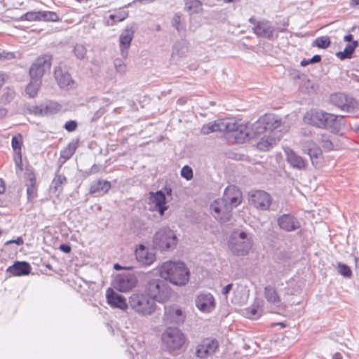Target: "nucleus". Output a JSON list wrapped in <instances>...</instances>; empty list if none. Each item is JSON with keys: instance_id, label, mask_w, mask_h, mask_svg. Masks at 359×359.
<instances>
[{"instance_id": "obj_53", "label": "nucleus", "mask_w": 359, "mask_h": 359, "mask_svg": "<svg viewBox=\"0 0 359 359\" xmlns=\"http://www.w3.org/2000/svg\"><path fill=\"white\" fill-rule=\"evenodd\" d=\"M321 60V56L320 55H315L311 59H303L301 61V65L302 67H306L309 64H314L320 62Z\"/></svg>"}, {"instance_id": "obj_35", "label": "nucleus", "mask_w": 359, "mask_h": 359, "mask_svg": "<svg viewBox=\"0 0 359 359\" xmlns=\"http://www.w3.org/2000/svg\"><path fill=\"white\" fill-rule=\"evenodd\" d=\"M262 118L267 131H272L280 126V119L273 114H265Z\"/></svg>"}, {"instance_id": "obj_60", "label": "nucleus", "mask_w": 359, "mask_h": 359, "mask_svg": "<svg viewBox=\"0 0 359 359\" xmlns=\"http://www.w3.org/2000/svg\"><path fill=\"white\" fill-rule=\"evenodd\" d=\"M100 170V166L98 165L94 164L90 168L88 174V175L95 174V173L98 172Z\"/></svg>"}, {"instance_id": "obj_21", "label": "nucleus", "mask_w": 359, "mask_h": 359, "mask_svg": "<svg viewBox=\"0 0 359 359\" xmlns=\"http://www.w3.org/2000/svg\"><path fill=\"white\" fill-rule=\"evenodd\" d=\"M106 298L107 303L114 308L121 310H126L129 306L126 299L121 294L114 292L113 289L108 288L106 292Z\"/></svg>"}, {"instance_id": "obj_27", "label": "nucleus", "mask_w": 359, "mask_h": 359, "mask_svg": "<svg viewBox=\"0 0 359 359\" xmlns=\"http://www.w3.org/2000/svg\"><path fill=\"white\" fill-rule=\"evenodd\" d=\"M151 202L154 205L155 210L162 216L168 209L165 205L166 197L162 191H157L156 193H151Z\"/></svg>"}, {"instance_id": "obj_29", "label": "nucleus", "mask_w": 359, "mask_h": 359, "mask_svg": "<svg viewBox=\"0 0 359 359\" xmlns=\"http://www.w3.org/2000/svg\"><path fill=\"white\" fill-rule=\"evenodd\" d=\"M25 187L27 188V200L31 201L37 196L36 180L34 172L27 173Z\"/></svg>"}, {"instance_id": "obj_62", "label": "nucleus", "mask_w": 359, "mask_h": 359, "mask_svg": "<svg viewBox=\"0 0 359 359\" xmlns=\"http://www.w3.org/2000/svg\"><path fill=\"white\" fill-rule=\"evenodd\" d=\"M133 268H134L133 266H122L119 264H115L114 265V269L115 270H117V271L122 270V269H123V270H132V269H133Z\"/></svg>"}, {"instance_id": "obj_25", "label": "nucleus", "mask_w": 359, "mask_h": 359, "mask_svg": "<svg viewBox=\"0 0 359 359\" xmlns=\"http://www.w3.org/2000/svg\"><path fill=\"white\" fill-rule=\"evenodd\" d=\"M55 78L60 88L69 89L74 88V81L70 74L67 72H64L60 67L55 69Z\"/></svg>"}, {"instance_id": "obj_6", "label": "nucleus", "mask_w": 359, "mask_h": 359, "mask_svg": "<svg viewBox=\"0 0 359 359\" xmlns=\"http://www.w3.org/2000/svg\"><path fill=\"white\" fill-rule=\"evenodd\" d=\"M253 241L251 234L245 231H234L231 234L228 246L230 251L236 256H245L252 248Z\"/></svg>"}, {"instance_id": "obj_30", "label": "nucleus", "mask_w": 359, "mask_h": 359, "mask_svg": "<svg viewBox=\"0 0 359 359\" xmlns=\"http://www.w3.org/2000/svg\"><path fill=\"white\" fill-rule=\"evenodd\" d=\"M264 297L266 301L276 308L278 309L281 306V299L273 286L268 285L264 287Z\"/></svg>"}, {"instance_id": "obj_50", "label": "nucleus", "mask_w": 359, "mask_h": 359, "mask_svg": "<svg viewBox=\"0 0 359 359\" xmlns=\"http://www.w3.org/2000/svg\"><path fill=\"white\" fill-rule=\"evenodd\" d=\"M22 144V137L20 134H18L12 137L11 145L14 151H21Z\"/></svg>"}, {"instance_id": "obj_38", "label": "nucleus", "mask_w": 359, "mask_h": 359, "mask_svg": "<svg viewBox=\"0 0 359 359\" xmlns=\"http://www.w3.org/2000/svg\"><path fill=\"white\" fill-rule=\"evenodd\" d=\"M67 182L65 176L60 174L55 175L50 185V191L53 194H60L62 191V185Z\"/></svg>"}, {"instance_id": "obj_49", "label": "nucleus", "mask_w": 359, "mask_h": 359, "mask_svg": "<svg viewBox=\"0 0 359 359\" xmlns=\"http://www.w3.org/2000/svg\"><path fill=\"white\" fill-rule=\"evenodd\" d=\"M114 65L116 72L118 74H124L126 72V65L122 59L116 58L114 60Z\"/></svg>"}, {"instance_id": "obj_56", "label": "nucleus", "mask_w": 359, "mask_h": 359, "mask_svg": "<svg viewBox=\"0 0 359 359\" xmlns=\"http://www.w3.org/2000/svg\"><path fill=\"white\" fill-rule=\"evenodd\" d=\"M236 285V284H233V283H229V284H228V285H225V286L222 288V294L224 297H225L226 298H227V297H228V295L229 294V293H230L231 292H233V290H234V289H233V288H234V285Z\"/></svg>"}, {"instance_id": "obj_23", "label": "nucleus", "mask_w": 359, "mask_h": 359, "mask_svg": "<svg viewBox=\"0 0 359 359\" xmlns=\"http://www.w3.org/2000/svg\"><path fill=\"white\" fill-rule=\"evenodd\" d=\"M184 319L185 316L181 309L175 306L165 307L164 320L166 323L180 324Z\"/></svg>"}, {"instance_id": "obj_4", "label": "nucleus", "mask_w": 359, "mask_h": 359, "mask_svg": "<svg viewBox=\"0 0 359 359\" xmlns=\"http://www.w3.org/2000/svg\"><path fill=\"white\" fill-rule=\"evenodd\" d=\"M186 339L184 333L177 327H167L161 334L162 344L172 355H177L182 352Z\"/></svg>"}, {"instance_id": "obj_15", "label": "nucleus", "mask_w": 359, "mask_h": 359, "mask_svg": "<svg viewBox=\"0 0 359 359\" xmlns=\"http://www.w3.org/2000/svg\"><path fill=\"white\" fill-rule=\"evenodd\" d=\"M195 305L200 311L209 313L215 309L216 302L211 293L201 292L196 297Z\"/></svg>"}, {"instance_id": "obj_39", "label": "nucleus", "mask_w": 359, "mask_h": 359, "mask_svg": "<svg viewBox=\"0 0 359 359\" xmlns=\"http://www.w3.org/2000/svg\"><path fill=\"white\" fill-rule=\"evenodd\" d=\"M41 81L34 78H30L29 83L27 85L25 92L30 98H34L41 87Z\"/></svg>"}, {"instance_id": "obj_10", "label": "nucleus", "mask_w": 359, "mask_h": 359, "mask_svg": "<svg viewBox=\"0 0 359 359\" xmlns=\"http://www.w3.org/2000/svg\"><path fill=\"white\" fill-rule=\"evenodd\" d=\"M51 59V55L47 54L39 56L29 69L30 78L41 81L43 74L50 69Z\"/></svg>"}, {"instance_id": "obj_17", "label": "nucleus", "mask_w": 359, "mask_h": 359, "mask_svg": "<svg viewBox=\"0 0 359 359\" xmlns=\"http://www.w3.org/2000/svg\"><path fill=\"white\" fill-rule=\"evenodd\" d=\"M135 255L137 262L142 266H150L156 259V254L142 244L136 248Z\"/></svg>"}, {"instance_id": "obj_13", "label": "nucleus", "mask_w": 359, "mask_h": 359, "mask_svg": "<svg viewBox=\"0 0 359 359\" xmlns=\"http://www.w3.org/2000/svg\"><path fill=\"white\" fill-rule=\"evenodd\" d=\"M249 201L256 208L262 210L269 209L272 198L271 195L262 190H255L249 194Z\"/></svg>"}, {"instance_id": "obj_42", "label": "nucleus", "mask_w": 359, "mask_h": 359, "mask_svg": "<svg viewBox=\"0 0 359 359\" xmlns=\"http://www.w3.org/2000/svg\"><path fill=\"white\" fill-rule=\"evenodd\" d=\"M77 148V142L69 143L60 151V157L65 161L69 160L75 153Z\"/></svg>"}, {"instance_id": "obj_59", "label": "nucleus", "mask_w": 359, "mask_h": 359, "mask_svg": "<svg viewBox=\"0 0 359 359\" xmlns=\"http://www.w3.org/2000/svg\"><path fill=\"white\" fill-rule=\"evenodd\" d=\"M17 244L18 245H22L24 243V241L22 237L19 236L16 239L14 240H9L5 243L6 245H10V244Z\"/></svg>"}, {"instance_id": "obj_5", "label": "nucleus", "mask_w": 359, "mask_h": 359, "mask_svg": "<svg viewBox=\"0 0 359 359\" xmlns=\"http://www.w3.org/2000/svg\"><path fill=\"white\" fill-rule=\"evenodd\" d=\"M130 309L140 316H149L154 313L157 308L156 302L145 292L133 293L128 299Z\"/></svg>"}, {"instance_id": "obj_9", "label": "nucleus", "mask_w": 359, "mask_h": 359, "mask_svg": "<svg viewBox=\"0 0 359 359\" xmlns=\"http://www.w3.org/2000/svg\"><path fill=\"white\" fill-rule=\"evenodd\" d=\"M330 102L341 110L355 116L359 115V104L357 100L346 94L338 93L331 95Z\"/></svg>"}, {"instance_id": "obj_20", "label": "nucleus", "mask_w": 359, "mask_h": 359, "mask_svg": "<svg viewBox=\"0 0 359 359\" xmlns=\"http://www.w3.org/2000/svg\"><path fill=\"white\" fill-rule=\"evenodd\" d=\"M233 209L236 208L242 201V194L235 186L227 187L222 198Z\"/></svg>"}, {"instance_id": "obj_26", "label": "nucleus", "mask_w": 359, "mask_h": 359, "mask_svg": "<svg viewBox=\"0 0 359 359\" xmlns=\"http://www.w3.org/2000/svg\"><path fill=\"white\" fill-rule=\"evenodd\" d=\"M111 182L107 180H100L90 183L89 194L95 196H102L107 194L111 189Z\"/></svg>"}, {"instance_id": "obj_16", "label": "nucleus", "mask_w": 359, "mask_h": 359, "mask_svg": "<svg viewBox=\"0 0 359 359\" xmlns=\"http://www.w3.org/2000/svg\"><path fill=\"white\" fill-rule=\"evenodd\" d=\"M253 31L257 36L269 40H275L278 37L275 27L269 21L262 20L257 22L253 27Z\"/></svg>"}, {"instance_id": "obj_47", "label": "nucleus", "mask_w": 359, "mask_h": 359, "mask_svg": "<svg viewBox=\"0 0 359 359\" xmlns=\"http://www.w3.org/2000/svg\"><path fill=\"white\" fill-rule=\"evenodd\" d=\"M128 16V11H121L116 13L111 14L109 16V20H111L114 22H119L123 21Z\"/></svg>"}, {"instance_id": "obj_7", "label": "nucleus", "mask_w": 359, "mask_h": 359, "mask_svg": "<svg viewBox=\"0 0 359 359\" xmlns=\"http://www.w3.org/2000/svg\"><path fill=\"white\" fill-rule=\"evenodd\" d=\"M144 292L155 302L164 303L170 298L171 290L165 279L153 278L146 283Z\"/></svg>"}, {"instance_id": "obj_2", "label": "nucleus", "mask_w": 359, "mask_h": 359, "mask_svg": "<svg viewBox=\"0 0 359 359\" xmlns=\"http://www.w3.org/2000/svg\"><path fill=\"white\" fill-rule=\"evenodd\" d=\"M158 271L162 278L176 285H184L189 279V271L182 262H165Z\"/></svg>"}, {"instance_id": "obj_43", "label": "nucleus", "mask_w": 359, "mask_h": 359, "mask_svg": "<svg viewBox=\"0 0 359 359\" xmlns=\"http://www.w3.org/2000/svg\"><path fill=\"white\" fill-rule=\"evenodd\" d=\"M40 20L48 22H57L60 20L58 15L53 11H40Z\"/></svg>"}, {"instance_id": "obj_31", "label": "nucleus", "mask_w": 359, "mask_h": 359, "mask_svg": "<svg viewBox=\"0 0 359 359\" xmlns=\"http://www.w3.org/2000/svg\"><path fill=\"white\" fill-rule=\"evenodd\" d=\"M286 158L290 165L297 170H303L306 167V162L303 158L297 155L292 149L285 150Z\"/></svg>"}, {"instance_id": "obj_37", "label": "nucleus", "mask_w": 359, "mask_h": 359, "mask_svg": "<svg viewBox=\"0 0 359 359\" xmlns=\"http://www.w3.org/2000/svg\"><path fill=\"white\" fill-rule=\"evenodd\" d=\"M279 140V138H276L274 135H265L261 138L259 142L257 143V148L261 151H266L270 149L273 145L276 144Z\"/></svg>"}, {"instance_id": "obj_55", "label": "nucleus", "mask_w": 359, "mask_h": 359, "mask_svg": "<svg viewBox=\"0 0 359 359\" xmlns=\"http://www.w3.org/2000/svg\"><path fill=\"white\" fill-rule=\"evenodd\" d=\"M15 57V55L14 53L0 50V61L9 60Z\"/></svg>"}, {"instance_id": "obj_45", "label": "nucleus", "mask_w": 359, "mask_h": 359, "mask_svg": "<svg viewBox=\"0 0 359 359\" xmlns=\"http://www.w3.org/2000/svg\"><path fill=\"white\" fill-rule=\"evenodd\" d=\"M172 25L177 30L179 33L185 31V25L182 22L181 15L176 13L171 21Z\"/></svg>"}, {"instance_id": "obj_32", "label": "nucleus", "mask_w": 359, "mask_h": 359, "mask_svg": "<svg viewBox=\"0 0 359 359\" xmlns=\"http://www.w3.org/2000/svg\"><path fill=\"white\" fill-rule=\"evenodd\" d=\"M189 43L184 40L182 39L177 41L173 47L171 57L173 60H178L179 59L184 57L189 50Z\"/></svg>"}, {"instance_id": "obj_64", "label": "nucleus", "mask_w": 359, "mask_h": 359, "mask_svg": "<svg viewBox=\"0 0 359 359\" xmlns=\"http://www.w3.org/2000/svg\"><path fill=\"white\" fill-rule=\"evenodd\" d=\"M6 190V186L4 180L0 178V194H4Z\"/></svg>"}, {"instance_id": "obj_22", "label": "nucleus", "mask_w": 359, "mask_h": 359, "mask_svg": "<svg viewBox=\"0 0 359 359\" xmlns=\"http://www.w3.org/2000/svg\"><path fill=\"white\" fill-rule=\"evenodd\" d=\"M279 227L285 231H294L300 228L299 221L291 214H283L277 219Z\"/></svg>"}, {"instance_id": "obj_58", "label": "nucleus", "mask_w": 359, "mask_h": 359, "mask_svg": "<svg viewBox=\"0 0 359 359\" xmlns=\"http://www.w3.org/2000/svg\"><path fill=\"white\" fill-rule=\"evenodd\" d=\"M76 127H77V123L75 121H69L64 126V128L68 132L74 131L76 130Z\"/></svg>"}, {"instance_id": "obj_28", "label": "nucleus", "mask_w": 359, "mask_h": 359, "mask_svg": "<svg viewBox=\"0 0 359 359\" xmlns=\"http://www.w3.org/2000/svg\"><path fill=\"white\" fill-rule=\"evenodd\" d=\"M233 289L231 302L236 305L244 304L248 299V291L244 286L239 284H236Z\"/></svg>"}, {"instance_id": "obj_33", "label": "nucleus", "mask_w": 359, "mask_h": 359, "mask_svg": "<svg viewBox=\"0 0 359 359\" xmlns=\"http://www.w3.org/2000/svg\"><path fill=\"white\" fill-rule=\"evenodd\" d=\"M62 109V106L57 102L50 101L45 105L36 108V113L44 116L53 115L58 113Z\"/></svg>"}, {"instance_id": "obj_36", "label": "nucleus", "mask_w": 359, "mask_h": 359, "mask_svg": "<svg viewBox=\"0 0 359 359\" xmlns=\"http://www.w3.org/2000/svg\"><path fill=\"white\" fill-rule=\"evenodd\" d=\"M358 46V43L357 41H354L351 43H348L346 45L344 50L337 53L336 55L338 58H339L341 60H344L346 59H350V58H351L352 55Z\"/></svg>"}, {"instance_id": "obj_18", "label": "nucleus", "mask_w": 359, "mask_h": 359, "mask_svg": "<svg viewBox=\"0 0 359 359\" xmlns=\"http://www.w3.org/2000/svg\"><path fill=\"white\" fill-rule=\"evenodd\" d=\"M134 28L128 26L121 34L119 37V47L122 57L126 59L128 55V49L134 36Z\"/></svg>"}, {"instance_id": "obj_19", "label": "nucleus", "mask_w": 359, "mask_h": 359, "mask_svg": "<svg viewBox=\"0 0 359 359\" xmlns=\"http://www.w3.org/2000/svg\"><path fill=\"white\" fill-rule=\"evenodd\" d=\"M218 348V343L215 339L207 338L199 344L196 350L198 358H205L212 355Z\"/></svg>"}, {"instance_id": "obj_12", "label": "nucleus", "mask_w": 359, "mask_h": 359, "mask_svg": "<svg viewBox=\"0 0 359 359\" xmlns=\"http://www.w3.org/2000/svg\"><path fill=\"white\" fill-rule=\"evenodd\" d=\"M137 278L135 274L123 273L118 274L112 282L113 287L121 292H126L136 287Z\"/></svg>"}, {"instance_id": "obj_51", "label": "nucleus", "mask_w": 359, "mask_h": 359, "mask_svg": "<svg viewBox=\"0 0 359 359\" xmlns=\"http://www.w3.org/2000/svg\"><path fill=\"white\" fill-rule=\"evenodd\" d=\"M40 11H30L27 12L23 15H22L21 18L23 20L27 21H40Z\"/></svg>"}, {"instance_id": "obj_41", "label": "nucleus", "mask_w": 359, "mask_h": 359, "mask_svg": "<svg viewBox=\"0 0 359 359\" xmlns=\"http://www.w3.org/2000/svg\"><path fill=\"white\" fill-rule=\"evenodd\" d=\"M185 9L191 14L198 13L202 11V4L198 0H184Z\"/></svg>"}, {"instance_id": "obj_54", "label": "nucleus", "mask_w": 359, "mask_h": 359, "mask_svg": "<svg viewBox=\"0 0 359 359\" xmlns=\"http://www.w3.org/2000/svg\"><path fill=\"white\" fill-rule=\"evenodd\" d=\"M181 175L187 180H190L193 177V170L189 165H184L181 170Z\"/></svg>"}, {"instance_id": "obj_57", "label": "nucleus", "mask_w": 359, "mask_h": 359, "mask_svg": "<svg viewBox=\"0 0 359 359\" xmlns=\"http://www.w3.org/2000/svg\"><path fill=\"white\" fill-rule=\"evenodd\" d=\"M14 161L15 165L22 170V153L21 151H14L13 156Z\"/></svg>"}, {"instance_id": "obj_44", "label": "nucleus", "mask_w": 359, "mask_h": 359, "mask_svg": "<svg viewBox=\"0 0 359 359\" xmlns=\"http://www.w3.org/2000/svg\"><path fill=\"white\" fill-rule=\"evenodd\" d=\"M251 130L254 135L262 134L267 131L262 117L252 125Z\"/></svg>"}, {"instance_id": "obj_8", "label": "nucleus", "mask_w": 359, "mask_h": 359, "mask_svg": "<svg viewBox=\"0 0 359 359\" xmlns=\"http://www.w3.org/2000/svg\"><path fill=\"white\" fill-rule=\"evenodd\" d=\"M153 243L155 248L159 250L166 251L176 247L177 238L172 229L168 227H163L155 233Z\"/></svg>"}, {"instance_id": "obj_61", "label": "nucleus", "mask_w": 359, "mask_h": 359, "mask_svg": "<svg viewBox=\"0 0 359 359\" xmlns=\"http://www.w3.org/2000/svg\"><path fill=\"white\" fill-rule=\"evenodd\" d=\"M155 1L156 0H134L133 2L128 4V5H126V7H129L133 4H135V3H137V2L140 3V4H149V3H152V2Z\"/></svg>"}, {"instance_id": "obj_46", "label": "nucleus", "mask_w": 359, "mask_h": 359, "mask_svg": "<svg viewBox=\"0 0 359 359\" xmlns=\"http://www.w3.org/2000/svg\"><path fill=\"white\" fill-rule=\"evenodd\" d=\"M330 39L328 36H323L316 39L313 41V46L320 48H327L330 45Z\"/></svg>"}, {"instance_id": "obj_34", "label": "nucleus", "mask_w": 359, "mask_h": 359, "mask_svg": "<svg viewBox=\"0 0 359 359\" xmlns=\"http://www.w3.org/2000/svg\"><path fill=\"white\" fill-rule=\"evenodd\" d=\"M243 313L248 318L256 320L262 316V306L259 302L256 301L250 306L246 308Z\"/></svg>"}, {"instance_id": "obj_11", "label": "nucleus", "mask_w": 359, "mask_h": 359, "mask_svg": "<svg viewBox=\"0 0 359 359\" xmlns=\"http://www.w3.org/2000/svg\"><path fill=\"white\" fill-rule=\"evenodd\" d=\"M233 209L222 198H217L210 204L212 216L221 223L228 222Z\"/></svg>"}, {"instance_id": "obj_14", "label": "nucleus", "mask_w": 359, "mask_h": 359, "mask_svg": "<svg viewBox=\"0 0 359 359\" xmlns=\"http://www.w3.org/2000/svg\"><path fill=\"white\" fill-rule=\"evenodd\" d=\"M302 149L310 156L311 163L314 166H320L323 158V152L321 148L314 141L304 140L302 142Z\"/></svg>"}, {"instance_id": "obj_40", "label": "nucleus", "mask_w": 359, "mask_h": 359, "mask_svg": "<svg viewBox=\"0 0 359 359\" xmlns=\"http://www.w3.org/2000/svg\"><path fill=\"white\" fill-rule=\"evenodd\" d=\"M316 140L321 145L322 149L325 151H329L334 149L332 140L327 134L318 135Z\"/></svg>"}, {"instance_id": "obj_63", "label": "nucleus", "mask_w": 359, "mask_h": 359, "mask_svg": "<svg viewBox=\"0 0 359 359\" xmlns=\"http://www.w3.org/2000/svg\"><path fill=\"white\" fill-rule=\"evenodd\" d=\"M59 249L65 253H69L71 252V247L67 244L60 245Z\"/></svg>"}, {"instance_id": "obj_24", "label": "nucleus", "mask_w": 359, "mask_h": 359, "mask_svg": "<svg viewBox=\"0 0 359 359\" xmlns=\"http://www.w3.org/2000/svg\"><path fill=\"white\" fill-rule=\"evenodd\" d=\"M31 266L26 262L16 261L13 265L8 267L6 273L8 276H23L31 272Z\"/></svg>"}, {"instance_id": "obj_1", "label": "nucleus", "mask_w": 359, "mask_h": 359, "mask_svg": "<svg viewBox=\"0 0 359 359\" xmlns=\"http://www.w3.org/2000/svg\"><path fill=\"white\" fill-rule=\"evenodd\" d=\"M201 131L204 135L217 131L233 133L232 135L236 139L242 140L251 136L246 126L240 124L232 118L219 119L213 123H209L203 126Z\"/></svg>"}, {"instance_id": "obj_3", "label": "nucleus", "mask_w": 359, "mask_h": 359, "mask_svg": "<svg viewBox=\"0 0 359 359\" xmlns=\"http://www.w3.org/2000/svg\"><path fill=\"white\" fill-rule=\"evenodd\" d=\"M343 119V116H337L317 109L308 111L304 116V121L307 124L331 130L339 128Z\"/></svg>"}, {"instance_id": "obj_48", "label": "nucleus", "mask_w": 359, "mask_h": 359, "mask_svg": "<svg viewBox=\"0 0 359 359\" xmlns=\"http://www.w3.org/2000/svg\"><path fill=\"white\" fill-rule=\"evenodd\" d=\"M73 53L76 58L83 60L86 55V48L82 44H76L74 48Z\"/></svg>"}, {"instance_id": "obj_52", "label": "nucleus", "mask_w": 359, "mask_h": 359, "mask_svg": "<svg viewBox=\"0 0 359 359\" xmlns=\"http://www.w3.org/2000/svg\"><path fill=\"white\" fill-rule=\"evenodd\" d=\"M337 267H338L339 273L341 276H343L346 278H349L351 276L352 271L348 265H346L345 264H342V263H338Z\"/></svg>"}]
</instances>
